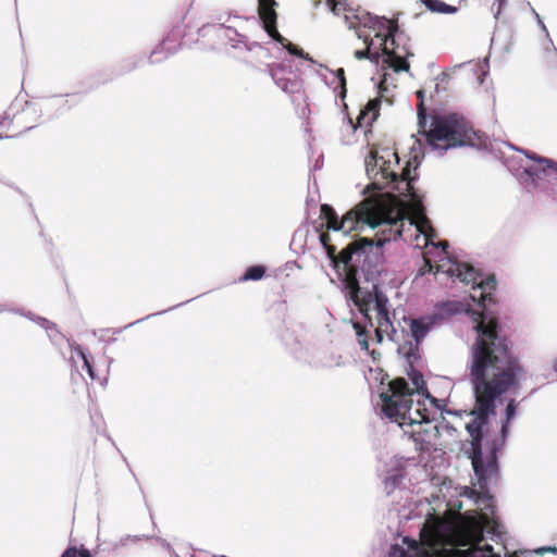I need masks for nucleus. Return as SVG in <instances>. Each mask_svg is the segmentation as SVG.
<instances>
[{"label": "nucleus", "instance_id": "obj_1", "mask_svg": "<svg viewBox=\"0 0 557 557\" xmlns=\"http://www.w3.org/2000/svg\"><path fill=\"white\" fill-rule=\"evenodd\" d=\"M446 273L459 282L471 285L479 295H471L473 301L482 308V312L471 311L473 331L476 336L469 348L467 362L468 381L471 385L474 406L469 411L471 420L466 424L470 435V447L466 450L471 460L479 491L466 487L462 495L472 498L475 504L490 502L492 480L499 473L498 453L495 460L491 453L492 440L486 442L487 455L483 451V442L492 417L496 416L497 403L509 389L519 386L523 367L512 352L510 341L503 326L490 310L494 302L493 290L496 288L494 277L483 278L471 265L460 261H451Z\"/></svg>", "mask_w": 557, "mask_h": 557}, {"label": "nucleus", "instance_id": "obj_2", "mask_svg": "<svg viewBox=\"0 0 557 557\" xmlns=\"http://www.w3.org/2000/svg\"><path fill=\"white\" fill-rule=\"evenodd\" d=\"M321 215L327 230L319 240L332 268L336 271L344 290L358 302L359 297L374 300L377 313L375 341L381 344L384 334L396 342V329L389 318L388 298L380 287L384 271V246L403 235V222L392 218L376 219L372 208L361 202L338 216L330 205L321 206Z\"/></svg>", "mask_w": 557, "mask_h": 557}, {"label": "nucleus", "instance_id": "obj_3", "mask_svg": "<svg viewBox=\"0 0 557 557\" xmlns=\"http://www.w3.org/2000/svg\"><path fill=\"white\" fill-rule=\"evenodd\" d=\"M417 96L420 98L418 134L421 138H417L410 148L411 157L406 165L400 169L398 153L387 146H373L364 158L366 173L370 180L368 188L381 191L383 198L397 207L418 206L421 202L413 183L425 153L437 152L442 157L451 148L473 146L474 132L460 114H434L426 129L429 114L423 102V91L418 90Z\"/></svg>", "mask_w": 557, "mask_h": 557}, {"label": "nucleus", "instance_id": "obj_4", "mask_svg": "<svg viewBox=\"0 0 557 557\" xmlns=\"http://www.w3.org/2000/svg\"><path fill=\"white\" fill-rule=\"evenodd\" d=\"M414 360V358H411L410 362H407L409 364L407 374L416 388L414 392L410 388L406 379L397 377L391 381L388 392L380 393V399L383 404L382 413L391 421L408 418L410 424L429 422L426 417L421 416L420 421L412 417V395L414 393L424 396L438 408L440 400L430 394L422 373L413 367Z\"/></svg>", "mask_w": 557, "mask_h": 557}, {"label": "nucleus", "instance_id": "obj_5", "mask_svg": "<svg viewBox=\"0 0 557 557\" xmlns=\"http://www.w3.org/2000/svg\"><path fill=\"white\" fill-rule=\"evenodd\" d=\"M456 534L448 530H434L422 540L424 557H502L495 553L491 544H476L468 548ZM506 557H518L515 553H506Z\"/></svg>", "mask_w": 557, "mask_h": 557}, {"label": "nucleus", "instance_id": "obj_6", "mask_svg": "<svg viewBox=\"0 0 557 557\" xmlns=\"http://www.w3.org/2000/svg\"><path fill=\"white\" fill-rule=\"evenodd\" d=\"M231 18V14L226 17L224 14H219L213 23L203 25L200 30L206 35L207 32L212 29L222 41L228 44L234 49H245L246 51L259 49L261 52H265L264 48L259 42L249 41L245 35L237 32L235 26L225 25V22H230Z\"/></svg>", "mask_w": 557, "mask_h": 557}, {"label": "nucleus", "instance_id": "obj_7", "mask_svg": "<svg viewBox=\"0 0 557 557\" xmlns=\"http://www.w3.org/2000/svg\"><path fill=\"white\" fill-rule=\"evenodd\" d=\"M404 321L409 324V332L413 343L408 341L403 346H398L397 352L403 355L407 362H410L411 358H420L419 347L437 322L436 315L432 314L419 318H404Z\"/></svg>", "mask_w": 557, "mask_h": 557}, {"label": "nucleus", "instance_id": "obj_8", "mask_svg": "<svg viewBox=\"0 0 557 557\" xmlns=\"http://www.w3.org/2000/svg\"><path fill=\"white\" fill-rule=\"evenodd\" d=\"M375 37L381 39V45L377 50L369 51L368 60L375 66L382 62L385 67L392 69L396 73L409 72L410 64L397 52L398 46H391L388 38L382 33H376Z\"/></svg>", "mask_w": 557, "mask_h": 557}, {"label": "nucleus", "instance_id": "obj_9", "mask_svg": "<svg viewBox=\"0 0 557 557\" xmlns=\"http://www.w3.org/2000/svg\"><path fill=\"white\" fill-rule=\"evenodd\" d=\"M276 7H277V2L275 1V4L271 5V9H270V11L273 13V21H272L270 18V16H268V14H267L269 12L267 10H263V7L261 5V0H258V13H259V17H260V21H261L264 32L274 41L284 45L285 49L288 51L289 54L311 61V58L309 57L308 53H306L300 47L288 42L278 33L277 27H276V21H277V13L275 10Z\"/></svg>", "mask_w": 557, "mask_h": 557}, {"label": "nucleus", "instance_id": "obj_10", "mask_svg": "<svg viewBox=\"0 0 557 557\" xmlns=\"http://www.w3.org/2000/svg\"><path fill=\"white\" fill-rule=\"evenodd\" d=\"M518 405L519 404L515 399H509L507 401L504 419L502 420L499 434L496 438H493V442L491 443V453L494 460L495 451L502 450L507 443L510 433V422L517 416Z\"/></svg>", "mask_w": 557, "mask_h": 557}, {"label": "nucleus", "instance_id": "obj_11", "mask_svg": "<svg viewBox=\"0 0 557 557\" xmlns=\"http://www.w3.org/2000/svg\"><path fill=\"white\" fill-rule=\"evenodd\" d=\"M463 311H466V306L463 302L459 300H448L437 304L432 315H436V322H438Z\"/></svg>", "mask_w": 557, "mask_h": 557}, {"label": "nucleus", "instance_id": "obj_12", "mask_svg": "<svg viewBox=\"0 0 557 557\" xmlns=\"http://www.w3.org/2000/svg\"><path fill=\"white\" fill-rule=\"evenodd\" d=\"M373 30H377L376 33H382L388 38V44L391 46H396L395 35L398 32V24L395 21H392L385 16H377L376 21L373 22L372 26Z\"/></svg>", "mask_w": 557, "mask_h": 557}, {"label": "nucleus", "instance_id": "obj_13", "mask_svg": "<svg viewBox=\"0 0 557 557\" xmlns=\"http://www.w3.org/2000/svg\"><path fill=\"white\" fill-rule=\"evenodd\" d=\"M380 106V98L369 100L357 119L359 126H362L363 122H366L367 126H371L379 117Z\"/></svg>", "mask_w": 557, "mask_h": 557}, {"label": "nucleus", "instance_id": "obj_14", "mask_svg": "<svg viewBox=\"0 0 557 557\" xmlns=\"http://www.w3.org/2000/svg\"><path fill=\"white\" fill-rule=\"evenodd\" d=\"M345 23L349 29L362 26L364 28L372 29L373 22L376 21V15L370 12L354 13L351 15H344Z\"/></svg>", "mask_w": 557, "mask_h": 557}, {"label": "nucleus", "instance_id": "obj_15", "mask_svg": "<svg viewBox=\"0 0 557 557\" xmlns=\"http://www.w3.org/2000/svg\"><path fill=\"white\" fill-rule=\"evenodd\" d=\"M404 478L405 474L403 468L397 467L388 470L382 481L384 493L389 496L397 487L403 484Z\"/></svg>", "mask_w": 557, "mask_h": 557}, {"label": "nucleus", "instance_id": "obj_16", "mask_svg": "<svg viewBox=\"0 0 557 557\" xmlns=\"http://www.w3.org/2000/svg\"><path fill=\"white\" fill-rule=\"evenodd\" d=\"M168 310H162V311H159V312H156V313H151V314H148L146 315L145 318H141V319H138L123 327H120V329H101V330H92L91 331V334L95 336V337H98L100 341H106V334L107 333H110L112 332L113 335H117V334H121L124 330H127L145 320H148L152 317H156V315H159V314H162L164 312H166Z\"/></svg>", "mask_w": 557, "mask_h": 557}, {"label": "nucleus", "instance_id": "obj_17", "mask_svg": "<svg viewBox=\"0 0 557 557\" xmlns=\"http://www.w3.org/2000/svg\"><path fill=\"white\" fill-rule=\"evenodd\" d=\"M349 297V299L358 307L362 318H363V323L362 325H367V329L368 327H373V320H372V317L370 315V308H369V305L370 304H374V300H372V298L370 299H367V298H361L359 297V301L357 302L355 300V298L351 297L350 293L348 290H345Z\"/></svg>", "mask_w": 557, "mask_h": 557}, {"label": "nucleus", "instance_id": "obj_18", "mask_svg": "<svg viewBox=\"0 0 557 557\" xmlns=\"http://www.w3.org/2000/svg\"><path fill=\"white\" fill-rule=\"evenodd\" d=\"M421 2L433 13L455 14L458 11L457 7L448 4L442 0H421Z\"/></svg>", "mask_w": 557, "mask_h": 557}, {"label": "nucleus", "instance_id": "obj_19", "mask_svg": "<svg viewBox=\"0 0 557 557\" xmlns=\"http://www.w3.org/2000/svg\"><path fill=\"white\" fill-rule=\"evenodd\" d=\"M403 542L407 545V548L398 543L392 544L389 546L388 557H413L409 549L416 544L414 541L409 537H404Z\"/></svg>", "mask_w": 557, "mask_h": 557}, {"label": "nucleus", "instance_id": "obj_20", "mask_svg": "<svg viewBox=\"0 0 557 557\" xmlns=\"http://www.w3.org/2000/svg\"><path fill=\"white\" fill-rule=\"evenodd\" d=\"M548 168L545 165H530L525 166L523 169V174L528 176V180L525 181L530 185H532L534 188L539 185V180L541 175H545L547 173Z\"/></svg>", "mask_w": 557, "mask_h": 557}, {"label": "nucleus", "instance_id": "obj_21", "mask_svg": "<svg viewBox=\"0 0 557 557\" xmlns=\"http://www.w3.org/2000/svg\"><path fill=\"white\" fill-rule=\"evenodd\" d=\"M267 272V268L262 264L250 265L246 269L245 273L240 277V281H259L261 280Z\"/></svg>", "mask_w": 557, "mask_h": 557}, {"label": "nucleus", "instance_id": "obj_22", "mask_svg": "<svg viewBox=\"0 0 557 557\" xmlns=\"http://www.w3.org/2000/svg\"><path fill=\"white\" fill-rule=\"evenodd\" d=\"M276 86L286 94H295L300 89V82L295 78L284 77Z\"/></svg>", "mask_w": 557, "mask_h": 557}, {"label": "nucleus", "instance_id": "obj_23", "mask_svg": "<svg viewBox=\"0 0 557 557\" xmlns=\"http://www.w3.org/2000/svg\"><path fill=\"white\" fill-rule=\"evenodd\" d=\"M141 62H143V58L136 57V55L125 59L121 63L120 74H126V73H129V72L136 70L137 67L140 66Z\"/></svg>", "mask_w": 557, "mask_h": 557}, {"label": "nucleus", "instance_id": "obj_24", "mask_svg": "<svg viewBox=\"0 0 557 557\" xmlns=\"http://www.w3.org/2000/svg\"><path fill=\"white\" fill-rule=\"evenodd\" d=\"M515 150L521 152L524 154V157L535 163H537L539 165H545L547 166L548 163H550V158H546V157H543V156H540L531 150H528V149H522V148H515L512 147Z\"/></svg>", "mask_w": 557, "mask_h": 557}, {"label": "nucleus", "instance_id": "obj_25", "mask_svg": "<svg viewBox=\"0 0 557 557\" xmlns=\"http://www.w3.org/2000/svg\"><path fill=\"white\" fill-rule=\"evenodd\" d=\"M286 73H287L286 67L282 64L269 65V75L271 76V78L273 79L275 85H277L280 83V81H283L284 77H286L285 76Z\"/></svg>", "mask_w": 557, "mask_h": 557}, {"label": "nucleus", "instance_id": "obj_26", "mask_svg": "<svg viewBox=\"0 0 557 557\" xmlns=\"http://www.w3.org/2000/svg\"><path fill=\"white\" fill-rule=\"evenodd\" d=\"M153 536H150V535H124L122 536L119 542H116L113 546L114 549H119L121 547H125L127 545L128 542H134V543H137L141 540H150L152 539Z\"/></svg>", "mask_w": 557, "mask_h": 557}, {"label": "nucleus", "instance_id": "obj_27", "mask_svg": "<svg viewBox=\"0 0 557 557\" xmlns=\"http://www.w3.org/2000/svg\"><path fill=\"white\" fill-rule=\"evenodd\" d=\"M44 108H58V110L70 109L69 100H64L60 97L47 98L44 102Z\"/></svg>", "mask_w": 557, "mask_h": 557}, {"label": "nucleus", "instance_id": "obj_28", "mask_svg": "<svg viewBox=\"0 0 557 557\" xmlns=\"http://www.w3.org/2000/svg\"><path fill=\"white\" fill-rule=\"evenodd\" d=\"M327 5L333 14L337 16L347 11L346 3L342 2L341 0H327Z\"/></svg>", "mask_w": 557, "mask_h": 557}, {"label": "nucleus", "instance_id": "obj_29", "mask_svg": "<svg viewBox=\"0 0 557 557\" xmlns=\"http://www.w3.org/2000/svg\"><path fill=\"white\" fill-rule=\"evenodd\" d=\"M335 77L337 78L339 87H341L339 96L342 98H345L347 90H346V78H345V71H344V69H342V67L337 69L335 71Z\"/></svg>", "mask_w": 557, "mask_h": 557}, {"label": "nucleus", "instance_id": "obj_30", "mask_svg": "<svg viewBox=\"0 0 557 557\" xmlns=\"http://www.w3.org/2000/svg\"><path fill=\"white\" fill-rule=\"evenodd\" d=\"M450 76L448 73L443 72L436 77V91L446 90Z\"/></svg>", "mask_w": 557, "mask_h": 557}, {"label": "nucleus", "instance_id": "obj_31", "mask_svg": "<svg viewBox=\"0 0 557 557\" xmlns=\"http://www.w3.org/2000/svg\"><path fill=\"white\" fill-rule=\"evenodd\" d=\"M292 337L289 334H287L286 336H283V342L284 344L286 345V347L288 348V350L290 351V354H293L296 358H299L298 356V351L300 349V344L297 339H295L293 343H289L288 342V338Z\"/></svg>", "mask_w": 557, "mask_h": 557}, {"label": "nucleus", "instance_id": "obj_32", "mask_svg": "<svg viewBox=\"0 0 557 557\" xmlns=\"http://www.w3.org/2000/svg\"><path fill=\"white\" fill-rule=\"evenodd\" d=\"M535 20H536V23L539 25V27L541 28V30L545 34L546 38H547V42H548V46L546 47V49H548L550 46L553 47L554 44H553V40L550 39L549 37V34H548V30H547V27L546 25L544 24L542 17L540 16L539 13H535Z\"/></svg>", "mask_w": 557, "mask_h": 557}, {"label": "nucleus", "instance_id": "obj_33", "mask_svg": "<svg viewBox=\"0 0 557 557\" xmlns=\"http://www.w3.org/2000/svg\"><path fill=\"white\" fill-rule=\"evenodd\" d=\"M488 539L493 542H498L502 540V531L500 525L495 523V527L487 531Z\"/></svg>", "mask_w": 557, "mask_h": 557}, {"label": "nucleus", "instance_id": "obj_34", "mask_svg": "<svg viewBox=\"0 0 557 557\" xmlns=\"http://www.w3.org/2000/svg\"><path fill=\"white\" fill-rule=\"evenodd\" d=\"M83 363H84V368L86 369V372H87L88 376L92 381H95L97 379V374H96V371H95V368H94L92 358L89 359V360L85 359V361Z\"/></svg>", "mask_w": 557, "mask_h": 557}, {"label": "nucleus", "instance_id": "obj_35", "mask_svg": "<svg viewBox=\"0 0 557 557\" xmlns=\"http://www.w3.org/2000/svg\"><path fill=\"white\" fill-rule=\"evenodd\" d=\"M72 349L83 360V362L85 361V359H87V360L91 359V355L89 352H87L83 348V346L76 344L74 347H72Z\"/></svg>", "mask_w": 557, "mask_h": 557}, {"label": "nucleus", "instance_id": "obj_36", "mask_svg": "<svg viewBox=\"0 0 557 557\" xmlns=\"http://www.w3.org/2000/svg\"><path fill=\"white\" fill-rule=\"evenodd\" d=\"M35 323H37L40 327L45 329L47 332H49V327L55 329V323L51 322L50 320L44 317L38 315Z\"/></svg>", "mask_w": 557, "mask_h": 557}, {"label": "nucleus", "instance_id": "obj_37", "mask_svg": "<svg viewBox=\"0 0 557 557\" xmlns=\"http://www.w3.org/2000/svg\"><path fill=\"white\" fill-rule=\"evenodd\" d=\"M357 36L359 39H362L366 45V50L373 51L372 48L374 46V40L371 37L363 35L361 32H357Z\"/></svg>", "mask_w": 557, "mask_h": 557}, {"label": "nucleus", "instance_id": "obj_38", "mask_svg": "<svg viewBox=\"0 0 557 557\" xmlns=\"http://www.w3.org/2000/svg\"><path fill=\"white\" fill-rule=\"evenodd\" d=\"M352 327L357 337H363L368 334L367 325H362L360 322H352Z\"/></svg>", "mask_w": 557, "mask_h": 557}, {"label": "nucleus", "instance_id": "obj_39", "mask_svg": "<svg viewBox=\"0 0 557 557\" xmlns=\"http://www.w3.org/2000/svg\"><path fill=\"white\" fill-rule=\"evenodd\" d=\"M534 552H535L536 555H540V556H543L546 553H552V554L556 555L557 554V546H555V545H552V546H541V547L536 548Z\"/></svg>", "mask_w": 557, "mask_h": 557}, {"label": "nucleus", "instance_id": "obj_40", "mask_svg": "<svg viewBox=\"0 0 557 557\" xmlns=\"http://www.w3.org/2000/svg\"><path fill=\"white\" fill-rule=\"evenodd\" d=\"M275 4V0H261V5L263 7V10H267L269 13L268 16L273 21V13L270 11L271 5Z\"/></svg>", "mask_w": 557, "mask_h": 557}, {"label": "nucleus", "instance_id": "obj_41", "mask_svg": "<svg viewBox=\"0 0 557 557\" xmlns=\"http://www.w3.org/2000/svg\"><path fill=\"white\" fill-rule=\"evenodd\" d=\"M161 50H162V47L160 46V47L156 48V49L150 53V55H149V58H148V61H149V63H150V64L158 63V62H160V61L162 60V59L156 58V57L160 53V51H161Z\"/></svg>", "mask_w": 557, "mask_h": 557}, {"label": "nucleus", "instance_id": "obj_42", "mask_svg": "<svg viewBox=\"0 0 557 557\" xmlns=\"http://www.w3.org/2000/svg\"><path fill=\"white\" fill-rule=\"evenodd\" d=\"M60 557H77V548L75 546H69Z\"/></svg>", "mask_w": 557, "mask_h": 557}, {"label": "nucleus", "instance_id": "obj_43", "mask_svg": "<svg viewBox=\"0 0 557 557\" xmlns=\"http://www.w3.org/2000/svg\"><path fill=\"white\" fill-rule=\"evenodd\" d=\"M370 50H355L354 57L357 60H368Z\"/></svg>", "mask_w": 557, "mask_h": 557}, {"label": "nucleus", "instance_id": "obj_44", "mask_svg": "<svg viewBox=\"0 0 557 557\" xmlns=\"http://www.w3.org/2000/svg\"><path fill=\"white\" fill-rule=\"evenodd\" d=\"M508 4V0H497V10L494 13V17L497 20L500 15L502 10Z\"/></svg>", "mask_w": 557, "mask_h": 557}, {"label": "nucleus", "instance_id": "obj_45", "mask_svg": "<svg viewBox=\"0 0 557 557\" xmlns=\"http://www.w3.org/2000/svg\"><path fill=\"white\" fill-rule=\"evenodd\" d=\"M77 556L78 557H94L91 552L87 549L84 545H82L79 548H77Z\"/></svg>", "mask_w": 557, "mask_h": 557}, {"label": "nucleus", "instance_id": "obj_46", "mask_svg": "<svg viewBox=\"0 0 557 557\" xmlns=\"http://www.w3.org/2000/svg\"><path fill=\"white\" fill-rule=\"evenodd\" d=\"M358 343H359V346H360L361 350H369V342L366 338V336L358 337Z\"/></svg>", "mask_w": 557, "mask_h": 557}, {"label": "nucleus", "instance_id": "obj_47", "mask_svg": "<svg viewBox=\"0 0 557 557\" xmlns=\"http://www.w3.org/2000/svg\"><path fill=\"white\" fill-rule=\"evenodd\" d=\"M156 540L161 544V546L166 549L168 552H172L173 548L171 546V544L164 540V539H161V537H156Z\"/></svg>", "mask_w": 557, "mask_h": 557}, {"label": "nucleus", "instance_id": "obj_48", "mask_svg": "<svg viewBox=\"0 0 557 557\" xmlns=\"http://www.w3.org/2000/svg\"><path fill=\"white\" fill-rule=\"evenodd\" d=\"M25 318H27L28 320L35 322L37 317L35 313H33L32 311H27L25 314H24Z\"/></svg>", "mask_w": 557, "mask_h": 557}, {"label": "nucleus", "instance_id": "obj_49", "mask_svg": "<svg viewBox=\"0 0 557 557\" xmlns=\"http://www.w3.org/2000/svg\"><path fill=\"white\" fill-rule=\"evenodd\" d=\"M438 247H441L443 249V251L446 253L447 249H448V243L447 242H441L438 244Z\"/></svg>", "mask_w": 557, "mask_h": 557}, {"label": "nucleus", "instance_id": "obj_50", "mask_svg": "<svg viewBox=\"0 0 557 557\" xmlns=\"http://www.w3.org/2000/svg\"><path fill=\"white\" fill-rule=\"evenodd\" d=\"M52 331H54V332H55V334H60V332L58 331V327H57V326H55V329H54V327H49V332H47V333H48V336H49L50 338H52V337H53V335L51 334V332H52Z\"/></svg>", "mask_w": 557, "mask_h": 557}, {"label": "nucleus", "instance_id": "obj_51", "mask_svg": "<svg viewBox=\"0 0 557 557\" xmlns=\"http://www.w3.org/2000/svg\"><path fill=\"white\" fill-rule=\"evenodd\" d=\"M347 129H351L352 132H356L357 127L354 125V123L351 121H349V123L347 125Z\"/></svg>", "mask_w": 557, "mask_h": 557}, {"label": "nucleus", "instance_id": "obj_52", "mask_svg": "<svg viewBox=\"0 0 557 557\" xmlns=\"http://www.w3.org/2000/svg\"><path fill=\"white\" fill-rule=\"evenodd\" d=\"M10 311H11V312H14V313H16V314L23 315V317H24V314L26 313V312H24L23 310H20V309H11Z\"/></svg>", "mask_w": 557, "mask_h": 557}, {"label": "nucleus", "instance_id": "obj_53", "mask_svg": "<svg viewBox=\"0 0 557 557\" xmlns=\"http://www.w3.org/2000/svg\"><path fill=\"white\" fill-rule=\"evenodd\" d=\"M527 5H528V8L530 9V13H532V14L535 16V13H537V12L535 11V9L531 5V3H530V2H527Z\"/></svg>", "mask_w": 557, "mask_h": 557}, {"label": "nucleus", "instance_id": "obj_54", "mask_svg": "<svg viewBox=\"0 0 557 557\" xmlns=\"http://www.w3.org/2000/svg\"><path fill=\"white\" fill-rule=\"evenodd\" d=\"M116 341V337H111L109 338V336H106V341L107 343H114Z\"/></svg>", "mask_w": 557, "mask_h": 557}, {"label": "nucleus", "instance_id": "obj_55", "mask_svg": "<svg viewBox=\"0 0 557 557\" xmlns=\"http://www.w3.org/2000/svg\"><path fill=\"white\" fill-rule=\"evenodd\" d=\"M553 370L555 373H557V359H555L553 362Z\"/></svg>", "mask_w": 557, "mask_h": 557}, {"label": "nucleus", "instance_id": "obj_56", "mask_svg": "<svg viewBox=\"0 0 557 557\" xmlns=\"http://www.w3.org/2000/svg\"><path fill=\"white\" fill-rule=\"evenodd\" d=\"M7 309L4 308V306H0V312H3L5 311Z\"/></svg>", "mask_w": 557, "mask_h": 557}, {"label": "nucleus", "instance_id": "obj_57", "mask_svg": "<svg viewBox=\"0 0 557 557\" xmlns=\"http://www.w3.org/2000/svg\"><path fill=\"white\" fill-rule=\"evenodd\" d=\"M446 412H447L448 414H456V412H455V411H451V410H447Z\"/></svg>", "mask_w": 557, "mask_h": 557}, {"label": "nucleus", "instance_id": "obj_58", "mask_svg": "<svg viewBox=\"0 0 557 557\" xmlns=\"http://www.w3.org/2000/svg\"><path fill=\"white\" fill-rule=\"evenodd\" d=\"M418 416H421L420 414V410L417 408L416 411H414Z\"/></svg>", "mask_w": 557, "mask_h": 557}, {"label": "nucleus", "instance_id": "obj_59", "mask_svg": "<svg viewBox=\"0 0 557 557\" xmlns=\"http://www.w3.org/2000/svg\"><path fill=\"white\" fill-rule=\"evenodd\" d=\"M554 50H555V52H556V54H557V48H555V47H554Z\"/></svg>", "mask_w": 557, "mask_h": 557}, {"label": "nucleus", "instance_id": "obj_60", "mask_svg": "<svg viewBox=\"0 0 557 557\" xmlns=\"http://www.w3.org/2000/svg\"><path fill=\"white\" fill-rule=\"evenodd\" d=\"M0 125H2V119H0Z\"/></svg>", "mask_w": 557, "mask_h": 557}, {"label": "nucleus", "instance_id": "obj_61", "mask_svg": "<svg viewBox=\"0 0 557 557\" xmlns=\"http://www.w3.org/2000/svg\"><path fill=\"white\" fill-rule=\"evenodd\" d=\"M2 138H3V137H2V136H0V140H1Z\"/></svg>", "mask_w": 557, "mask_h": 557}]
</instances>
